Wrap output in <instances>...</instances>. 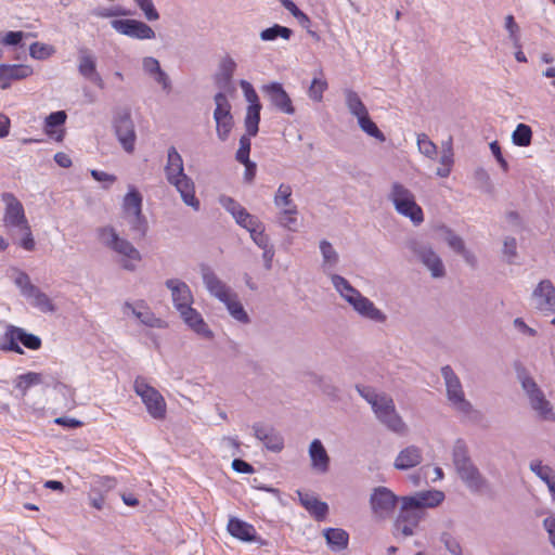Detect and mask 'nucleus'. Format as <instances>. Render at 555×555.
<instances>
[{
  "label": "nucleus",
  "mask_w": 555,
  "mask_h": 555,
  "mask_svg": "<svg viewBox=\"0 0 555 555\" xmlns=\"http://www.w3.org/2000/svg\"><path fill=\"white\" fill-rule=\"evenodd\" d=\"M356 389L372 406L377 420L383 425L398 435L405 434L406 425L398 414L395 402L389 395L376 392L373 388L361 385H357Z\"/></svg>",
  "instance_id": "f257e3e1"
},
{
  "label": "nucleus",
  "mask_w": 555,
  "mask_h": 555,
  "mask_svg": "<svg viewBox=\"0 0 555 555\" xmlns=\"http://www.w3.org/2000/svg\"><path fill=\"white\" fill-rule=\"evenodd\" d=\"M293 35V30L288 27L274 24L272 27L266 28L260 33V38L263 41H273L278 37L288 40Z\"/></svg>",
  "instance_id": "a18cd8bd"
},
{
  "label": "nucleus",
  "mask_w": 555,
  "mask_h": 555,
  "mask_svg": "<svg viewBox=\"0 0 555 555\" xmlns=\"http://www.w3.org/2000/svg\"><path fill=\"white\" fill-rule=\"evenodd\" d=\"M235 68H236L235 61L231 56L227 55L220 62L219 76L222 77V79L225 82H229L235 72Z\"/></svg>",
  "instance_id": "13d9d810"
},
{
  "label": "nucleus",
  "mask_w": 555,
  "mask_h": 555,
  "mask_svg": "<svg viewBox=\"0 0 555 555\" xmlns=\"http://www.w3.org/2000/svg\"><path fill=\"white\" fill-rule=\"evenodd\" d=\"M345 103L349 111V113L354 116L357 119L366 114L369 111L364 103L362 102L359 94L352 89H345Z\"/></svg>",
  "instance_id": "4c0bfd02"
},
{
  "label": "nucleus",
  "mask_w": 555,
  "mask_h": 555,
  "mask_svg": "<svg viewBox=\"0 0 555 555\" xmlns=\"http://www.w3.org/2000/svg\"><path fill=\"white\" fill-rule=\"evenodd\" d=\"M20 343L30 350H37L41 347V339L38 336L26 333L21 327L9 326L3 336L1 349L23 353Z\"/></svg>",
  "instance_id": "2eb2a0df"
},
{
  "label": "nucleus",
  "mask_w": 555,
  "mask_h": 555,
  "mask_svg": "<svg viewBox=\"0 0 555 555\" xmlns=\"http://www.w3.org/2000/svg\"><path fill=\"white\" fill-rule=\"evenodd\" d=\"M262 92L275 109L287 115L295 114L292 99L280 82H271L263 86Z\"/></svg>",
  "instance_id": "aec40b11"
},
{
  "label": "nucleus",
  "mask_w": 555,
  "mask_h": 555,
  "mask_svg": "<svg viewBox=\"0 0 555 555\" xmlns=\"http://www.w3.org/2000/svg\"><path fill=\"white\" fill-rule=\"evenodd\" d=\"M319 247L322 255L321 268L323 272L330 276V274H334L333 271L339 261V255L326 240H322Z\"/></svg>",
  "instance_id": "473e14b6"
},
{
  "label": "nucleus",
  "mask_w": 555,
  "mask_h": 555,
  "mask_svg": "<svg viewBox=\"0 0 555 555\" xmlns=\"http://www.w3.org/2000/svg\"><path fill=\"white\" fill-rule=\"evenodd\" d=\"M78 73L100 89L104 88V80L96 70V59L88 48L78 50Z\"/></svg>",
  "instance_id": "412c9836"
},
{
  "label": "nucleus",
  "mask_w": 555,
  "mask_h": 555,
  "mask_svg": "<svg viewBox=\"0 0 555 555\" xmlns=\"http://www.w3.org/2000/svg\"><path fill=\"white\" fill-rule=\"evenodd\" d=\"M452 461L460 479L472 492H479L486 488L487 480L470 459L468 447L464 440L455 441L452 449Z\"/></svg>",
  "instance_id": "39448f33"
},
{
  "label": "nucleus",
  "mask_w": 555,
  "mask_h": 555,
  "mask_svg": "<svg viewBox=\"0 0 555 555\" xmlns=\"http://www.w3.org/2000/svg\"><path fill=\"white\" fill-rule=\"evenodd\" d=\"M137 5L142 10L145 18L150 22L157 21L159 13L155 9L152 0H134Z\"/></svg>",
  "instance_id": "680f3d73"
},
{
  "label": "nucleus",
  "mask_w": 555,
  "mask_h": 555,
  "mask_svg": "<svg viewBox=\"0 0 555 555\" xmlns=\"http://www.w3.org/2000/svg\"><path fill=\"white\" fill-rule=\"evenodd\" d=\"M33 73L31 66L26 64H0V89H8L12 81L25 79Z\"/></svg>",
  "instance_id": "393cba45"
},
{
  "label": "nucleus",
  "mask_w": 555,
  "mask_h": 555,
  "mask_svg": "<svg viewBox=\"0 0 555 555\" xmlns=\"http://www.w3.org/2000/svg\"><path fill=\"white\" fill-rule=\"evenodd\" d=\"M29 34L24 31H8L0 34V43L3 46H18L24 38H27Z\"/></svg>",
  "instance_id": "e2e57ef3"
},
{
  "label": "nucleus",
  "mask_w": 555,
  "mask_h": 555,
  "mask_svg": "<svg viewBox=\"0 0 555 555\" xmlns=\"http://www.w3.org/2000/svg\"><path fill=\"white\" fill-rule=\"evenodd\" d=\"M229 533L244 542H254L257 539V531L255 527L246 521H243L236 517H232L228 522Z\"/></svg>",
  "instance_id": "7c9ffc66"
},
{
  "label": "nucleus",
  "mask_w": 555,
  "mask_h": 555,
  "mask_svg": "<svg viewBox=\"0 0 555 555\" xmlns=\"http://www.w3.org/2000/svg\"><path fill=\"white\" fill-rule=\"evenodd\" d=\"M415 254L420 261L430 271L434 279H440L446 275L444 264L439 255L429 246H420L415 248Z\"/></svg>",
  "instance_id": "b1692460"
},
{
  "label": "nucleus",
  "mask_w": 555,
  "mask_h": 555,
  "mask_svg": "<svg viewBox=\"0 0 555 555\" xmlns=\"http://www.w3.org/2000/svg\"><path fill=\"white\" fill-rule=\"evenodd\" d=\"M96 232L100 243L117 255L122 269L131 272L137 270L142 255L131 242L121 237L112 225L99 228Z\"/></svg>",
  "instance_id": "20e7f679"
},
{
  "label": "nucleus",
  "mask_w": 555,
  "mask_h": 555,
  "mask_svg": "<svg viewBox=\"0 0 555 555\" xmlns=\"http://www.w3.org/2000/svg\"><path fill=\"white\" fill-rule=\"evenodd\" d=\"M399 498L386 487H376L370 496V505L374 517L390 518L396 509Z\"/></svg>",
  "instance_id": "4468645a"
},
{
  "label": "nucleus",
  "mask_w": 555,
  "mask_h": 555,
  "mask_svg": "<svg viewBox=\"0 0 555 555\" xmlns=\"http://www.w3.org/2000/svg\"><path fill=\"white\" fill-rule=\"evenodd\" d=\"M439 163L440 166L437 168L436 175L440 178H448L454 165V153L451 142H447L442 145Z\"/></svg>",
  "instance_id": "e433bc0d"
},
{
  "label": "nucleus",
  "mask_w": 555,
  "mask_h": 555,
  "mask_svg": "<svg viewBox=\"0 0 555 555\" xmlns=\"http://www.w3.org/2000/svg\"><path fill=\"white\" fill-rule=\"evenodd\" d=\"M533 307L545 315L555 312V286L551 280L538 283L531 295Z\"/></svg>",
  "instance_id": "a211bd4d"
},
{
  "label": "nucleus",
  "mask_w": 555,
  "mask_h": 555,
  "mask_svg": "<svg viewBox=\"0 0 555 555\" xmlns=\"http://www.w3.org/2000/svg\"><path fill=\"white\" fill-rule=\"evenodd\" d=\"M142 68L144 70V73L146 75H149L150 77L154 76L155 74H157L162 69L158 60L153 57V56H145V57H143V60H142Z\"/></svg>",
  "instance_id": "338daca9"
},
{
  "label": "nucleus",
  "mask_w": 555,
  "mask_h": 555,
  "mask_svg": "<svg viewBox=\"0 0 555 555\" xmlns=\"http://www.w3.org/2000/svg\"><path fill=\"white\" fill-rule=\"evenodd\" d=\"M135 393L141 398L147 413L155 420H164L166 416V401L160 392L152 387L144 377H137L133 384Z\"/></svg>",
  "instance_id": "9d476101"
},
{
  "label": "nucleus",
  "mask_w": 555,
  "mask_h": 555,
  "mask_svg": "<svg viewBox=\"0 0 555 555\" xmlns=\"http://www.w3.org/2000/svg\"><path fill=\"white\" fill-rule=\"evenodd\" d=\"M543 526L548 534L550 543L555 550V516L546 517L543 520Z\"/></svg>",
  "instance_id": "774afa93"
},
{
  "label": "nucleus",
  "mask_w": 555,
  "mask_h": 555,
  "mask_svg": "<svg viewBox=\"0 0 555 555\" xmlns=\"http://www.w3.org/2000/svg\"><path fill=\"white\" fill-rule=\"evenodd\" d=\"M15 272L14 284L18 287L22 296L28 299L33 307L43 313L55 312L56 307L51 298L31 283L29 275L22 270H15Z\"/></svg>",
  "instance_id": "1a4fd4ad"
},
{
  "label": "nucleus",
  "mask_w": 555,
  "mask_h": 555,
  "mask_svg": "<svg viewBox=\"0 0 555 555\" xmlns=\"http://www.w3.org/2000/svg\"><path fill=\"white\" fill-rule=\"evenodd\" d=\"M219 202L232 215L235 222L248 232L262 222L257 216L249 214L246 208L230 196L223 195Z\"/></svg>",
  "instance_id": "6ab92c4d"
},
{
  "label": "nucleus",
  "mask_w": 555,
  "mask_h": 555,
  "mask_svg": "<svg viewBox=\"0 0 555 555\" xmlns=\"http://www.w3.org/2000/svg\"><path fill=\"white\" fill-rule=\"evenodd\" d=\"M503 254L507 257L508 262H513V259L517 256V242L515 237L507 236L504 238Z\"/></svg>",
  "instance_id": "69168bd1"
},
{
  "label": "nucleus",
  "mask_w": 555,
  "mask_h": 555,
  "mask_svg": "<svg viewBox=\"0 0 555 555\" xmlns=\"http://www.w3.org/2000/svg\"><path fill=\"white\" fill-rule=\"evenodd\" d=\"M42 383V375L36 372H28L17 376L15 380V387L23 393L26 395L28 389L33 386Z\"/></svg>",
  "instance_id": "c03bdc74"
},
{
  "label": "nucleus",
  "mask_w": 555,
  "mask_h": 555,
  "mask_svg": "<svg viewBox=\"0 0 555 555\" xmlns=\"http://www.w3.org/2000/svg\"><path fill=\"white\" fill-rule=\"evenodd\" d=\"M201 274L208 293L219 301L228 299V296L234 292L209 267H202Z\"/></svg>",
  "instance_id": "4be33fe9"
},
{
  "label": "nucleus",
  "mask_w": 555,
  "mask_h": 555,
  "mask_svg": "<svg viewBox=\"0 0 555 555\" xmlns=\"http://www.w3.org/2000/svg\"><path fill=\"white\" fill-rule=\"evenodd\" d=\"M311 468L319 474H325L330 469V456L320 439H314L309 446Z\"/></svg>",
  "instance_id": "bb28decb"
},
{
  "label": "nucleus",
  "mask_w": 555,
  "mask_h": 555,
  "mask_svg": "<svg viewBox=\"0 0 555 555\" xmlns=\"http://www.w3.org/2000/svg\"><path fill=\"white\" fill-rule=\"evenodd\" d=\"M405 498L408 499V504H413L421 508V511H424L425 507L438 506L444 500V494L439 490H429Z\"/></svg>",
  "instance_id": "2f4dec72"
},
{
  "label": "nucleus",
  "mask_w": 555,
  "mask_h": 555,
  "mask_svg": "<svg viewBox=\"0 0 555 555\" xmlns=\"http://www.w3.org/2000/svg\"><path fill=\"white\" fill-rule=\"evenodd\" d=\"M441 238L452 248L455 253L464 251V241L461 236L456 235L451 229L447 227H440L438 229Z\"/></svg>",
  "instance_id": "49530a36"
},
{
  "label": "nucleus",
  "mask_w": 555,
  "mask_h": 555,
  "mask_svg": "<svg viewBox=\"0 0 555 555\" xmlns=\"http://www.w3.org/2000/svg\"><path fill=\"white\" fill-rule=\"evenodd\" d=\"M440 542L444 545L447 551L452 555H463V550L460 541L452 533L444 531L440 534Z\"/></svg>",
  "instance_id": "5fc2aeb1"
},
{
  "label": "nucleus",
  "mask_w": 555,
  "mask_h": 555,
  "mask_svg": "<svg viewBox=\"0 0 555 555\" xmlns=\"http://www.w3.org/2000/svg\"><path fill=\"white\" fill-rule=\"evenodd\" d=\"M230 315L242 324H248L250 322L249 315L244 309L242 302L238 299V296L235 292H233L228 299L221 301Z\"/></svg>",
  "instance_id": "f704fd0d"
},
{
  "label": "nucleus",
  "mask_w": 555,
  "mask_h": 555,
  "mask_svg": "<svg viewBox=\"0 0 555 555\" xmlns=\"http://www.w3.org/2000/svg\"><path fill=\"white\" fill-rule=\"evenodd\" d=\"M262 106L248 105L245 116L246 134L256 137L259 130L260 111Z\"/></svg>",
  "instance_id": "79ce46f5"
},
{
  "label": "nucleus",
  "mask_w": 555,
  "mask_h": 555,
  "mask_svg": "<svg viewBox=\"0 0 555 555\" xmlns=\"http://www.w3.org/2000/svg\"><path fill=\"white\" fill-rule=\"evenodd\" d=\"M111 26L117 33L138 40H151L156 37L151 26L138 20H113Z\"/></svg>",
  "instance_id": "dca6fc26"
},
{
  "label": "nucleus",
  "mask_w": 555,
  "mask_h": 555,
  "mask_svg": "<svg viewBox=\"0 0 555 555\" xmlns=\"http://www.w3.org/2000/svg\"><path fill=\"white\" fill-rule=\"evenodd\" d=\"M505 28L508 31L509 39L512 40L515 48L520 47V34H519V26L515 22V18L513 15H507L505 17Z\"/></svg>",
  "instance_id": "052dcab7"
},
{
  "label": "nucleus",
  "mask_w": 555,
  "mask_h": 555,
  "mask_svg": "<svg viewBox=\"0 0 555 555\" xmlns=\"http://www.w3.org/2000/svg\"><path fill=\"white\" fill-rule=\"evenodd\" d=\"M398 214L409 218L415 225L424 221L422 207L416 203L413 192L400 182H393L388 194Z\"/></svg>",
  "instance_id": "0eeeda50"
},
{
  "label": "nucleus",
  "mask_w": 555,
  "mask_h": 555,
  "mask_svg": "<svg viewBox=\"0 0 555 555\" xmlns=\"http://www.w3.org/2000/svg\"><path fill=\"white\" fill-rule=\"evenodd\" d=\"M293 188L288 183H281L273 196L274 206L280 208L297 207L293 199Z\"/></svg>",
  "instance_id": "ea45409f"
},
{
  "label": "nucleus",
  "mask_w": 555,
  "mask_h": 555,
  "mask_svg": "<svg viewBox=\"0 0 555 555\" xmlns=\"http://www.w3.org/2000/svg\"><path fill=\"white\" fill-rule=\"evenodd\" d=\"M302 506L317 519L323 520L328 512V506L325 502L319 501L313 495L307 493H298Z\"/></svg>",
  "instance_id": "72a5a7b5"
},
{
  "label": "nucleus",
  "mask_w": 555,
  "mask_h": 555,
  "mask_svg": "<svg viewBox=\"0 0 555 555\" xmlns=\"http://www.w3.org/2000/svg\"><path fill=\"white\" fill-rule=\"evenodd\" d=\"M216 108L214 111V119L216 122V132L220 141L224 142L229 139L234 127V118L231 113L232 106L228 96L218 92L214 98Z\"/></svg>",
  "instance_id": "f8f14e48"
},
{
  "label": "nucleus",
  "mask_w": 555,
  "mask_h": 555,
  "mask_svg": "<svg viewBox=\"0 0 555 555\" xmlns=\"http://www.w3.org/2000/svg\"><path fill=\"white\" fill-rule=\"evenodd\" d=\"M253 135L244 134L240 139V147L236 151L235 158L238 163H246L249 160V153H250V138Z\"/></svg>",
  "instance_id": "bf43d9fd"
},
{
  "label": "nucleus",
  "mask_w": 555,
  "mask_h": 555,
  "mask_svg": "<svg viewBox=\"0 0 555 555\" xmlns=\"http://www.w3.org/2000/svg\"><path fill=\"white\" fill-rule=\"evenodd\" d=\"M359 127L363 132L367 135L375 138L379 142H384L386 140L384 133L378 129L376 124L370 118L369 112L358 118Z\"/></svg>",
  "instance_id": "de8ad7c7"
},
{
  "label": "nucleus",
  "mask_w": 555,
  "mask_h": 555,
  "mask_svg": "<svg viewBox=\"0 0 555 555\" xmlns=\"http://www.w3.org/2000/svg\"><path fill=\"white\" fill-rule=\"evenodd\" d=\"M241 88L244 91V95L246 101L248 102V105H258L261 106V103L259 101V96L257 92L255 91L254 87L246 80L241 81Z\"/></svg>",
  "instance_id": "0e129e2a"
},
{
  "label": "nucleus",
  "mask_w": 555,
  "mask_h": 555,
  "mask_svg": "<svg viewBox=\"0 0 555 555\" xmlns=\"http://www.w3.org/2000/svg\"><path fill=\"white\" fill-rule=\"evenodd\" d=\"M122 209L125 216L142 212V195L132 185L124 197Z\"/></svg>",
  "instance_id": "58836bf2"
},
{
  "label": "nucleus",
  "mask_w": 555,
  "mask_h": 555,
  "mask_svg": "<svg viewBox=\"0 0 555 555\" xmlns=\"http://www.w3.org/2000/svg\"><path fill=\"white\" fill-rule=\"evenodd\" d=\"M125 219L127 220L132 232L138 233L140 236H145L147 232V221L142 212L138 215H127L125 216Z\"/></svg>",
  "instance_id": "3c124183"
},
{
  "label": "nucleus",
  "mask_w": 555,
  "mask_h": 555,
  "mask_svg": "<svg viewBox=\"0 0 555 555\" xmlns=\"http://www.w3.org/2000/svg\"><path fill=\"white\" fill-rule=\"evenodd\" d=\"M168 183L180 193L183 203L194 210H199L201 204L195 196L193 180L184 172L183 158L175 146L167 151V163L164 168Z\"/></svg>",
  "instance_id": "f03ea898"
},
{
  "label": "nucleus",
  "mask_w": 555,
  "mask_h": 555,
  "mask_svg": "<svg viewBox=\"0 0 555 555\" xmlns=\"http://www.w3.org/2000/svg\"><path fill=\"white\" fill-rule=\"evenodd\" d=\"M423 516L424 511H421V508L414 506L413 504H408V499L405 496L402 498V507L398 516L399 518L416 528Z\"/></svg>",
  "instance_id": "a19ab883"
},
{
  "label": "nucleus",
  "mask_w": 555,
  "mask_h": 555,
  "mask_svg": "<svg viewBox=\"0 0 555 555\" xmlns=\"http://www.w3.org/2000/svg\"><path fill=\"white\" fill-rule=\"evenodd\" d=\"M423 461V451L421 448L411 444L402 449L395 459L393 466L399 470L411 469Z\"/></svg>",
  "instance_id": "cd10ccee"
},
{
  "label": "nucleus",
  "mask_w": 555,
  "mask_h": 555,
  "mask_svg": "<svg viewBox=\"0 0 555 555\" xmlns=\"http://www.w3.org/2000/svg\"><path fill=\"white\" fill-rule=\"evenodd\" d=\"M324 537L334 552H340L348 546L349 535L344 529L328 528L324 531Z\"/></svg>",
  "instance_id": "c9c22d12"
},
{
  "label": "nucleus",
  "mask_w": 555,
  "mask_h": 555,
  "mask_svg": "<svg viewBox=\"0 0 555 555\" xmlns=\"http://www.w3.org/2000/svg\"><path fill=\"white\" fill-rule=\"evenodd\" d=\"M67 115L64 111L51 113L44 120V132L53 140L60 142L64 138L65 130L62 128Z\"/></svg>",
  "instance_id": "c756f323"
},
{
  "label": "nucleus",
  "mask_w": 555,
  "mask_h": 555,
  "mask_svg": "<svg viewBox=\"0 0 555 555\" xmlns=\"http://www.w3.org/2000/svg\"><path fill=\"white\" fill-rule=\"evenodd\" d=\"M327 81L323 78H313L308 89V96L314 102H321L323 93L327 90Z\"/></svg>",
  "instance_id": "603ef678"
},
{
  "label": "nucleus",
  "mask_w": 555,
  "mask_h": 555,
  "mask_svg": "<svg viewBox=\"0 0 555 555\" xmlns=\"http://www.w3.org/2000/svg\"><path fill=\"white\" fill-rule=\"evenodd\" d=\"M330 279L336 292L360 317L380 324L387 321L386 313L378 309L372 300L363 296L344 276L339 274H330Z\"/></svg>",
  "instance_id": "7ed1b4c3"
},
{
  "label": "nucleus",
  "mask_w": 555,
  "mask_h": 555,
  "mask_svg": "<svg viewBox=\"0 0 555 555\" xmlns=\"http://www.w3.org/2000/svg\"><path fill=\"white\" fill-rule=\"evenodd\" d=\"M517 378L537 418L543 422H555V408L534 378L525 369L517 372Z\"/></svg>",
  "instance_id": "423d86ee"
},
{
  "label": "nucleus",
  "mask_w": 555,
  "mask_h": 555,
  "mask_svg": "<svg viewBox=\"0 0 555 555\" xmlns=\"http://www.w3.org/2000/svg\"><path fill=\"white\" fill-rule=\"evenodd\" d=\"M417 147L421 154L425 157L434 160L437 157V145L428 138L425 133H420L417 135Z\"/></svg>",
  "instance_id": "8fccbe9b"
},
{
  "label": "nucleus",
  "mask_w": 555,
  "mask_h": 555,
  "mask_svg": "<svg viewBox=\"0 0 555 555\" xmlns=\"http://www.w3.org/2000/svg\"><path fill=\"white\" fill-rule=\"evenodd\" d=\"M441 375L444 380L449 405L456 413L469 417L475 410L470 401L466 399L460 377L450 365L441 367Z\"/></svg>",
  "instance_id": "6e6552de"
},
{
  "label": "nucleus",
  "mask_w": 555,
  "mask_h": 555,
  "mask_svg": "<svg viewBox=\"0 0 555 555\" xmlns=\"http://www.w3.org/2000/svg\"><path fill=\"white\" fill-rule=\"evenodd\" d=\"M54 52V47L47 43L34 42L29 47V55L35 60H47L53 55Z\"/></svg>",
  "instance_id": "864d4df0"
},
{
  "label": "nucleus",
  "mask_w": 555,
  "mask_h": 555,
  "mask_svg": "<svg viewBox=\"0 0 555 555\" xmlns=\"http://www.w3.org/2000/svg\"><path fill=\"white\" fill-rule=\"evenodd\" d=\"M532 130L526 124H518L512 134V141L515 145L526 147L531 144Z\"/></svg>",
  "instance_id": "09e8293b"
},
{
  "label": "nucleus",
  "mask_w": 555,
  "mask_h": 555,
  "mask_svg": "<svg viewBox=\"0 0 555 555\" xmlns=\"http://www.w3.org/2000/svg\"><path fill=\"white\" fill-rule=\"evenodd\" d=\"M297 207L280 208L278 214V222L281 227L288 231H295L297 224Z\"/></svg>",
  "instance_id": "37998d69"
},
{
  "label": "nucleus",
  "mask_w": 555,
  "mask_h": 555,
  "mask_svg": "<svg viewBox=\"0 0 555 555\" xmlns=\"http://www.w3.org/2000/svg\"><path fill=\"white\" fill-rule=\"evenodd\" d=\"M530 469L545 483L555 476L553 469L548 465H543L541 461H532Z\"/></svg>",
  "instance_id": "4d7b16f0"
},
{
  "label": "nucleus",
  "mask_w": 555,
  "mask_h": 555,
  "mask_svg": "<svg viewBox=\"0 0 555 555\" xmlns=\"http://www.w3.org/2000/svg\"><path fill=\"white\" fill-rule=\"evenodd\" d=\"M166 286L171 292L173 306L179 313L192 307L193 295L185 282L179 279H169L166 281Z\"/></svg>",
  "instance_id": "5701e85b"
},
{
  "label": "nucleus",
  "mask_w": 555,
  "mask_h": 555,
  "mask_svg": "<svg viewBox=\"0 0 555 555\" xmlns=\"http://www.w3.org/2000/svg\"><path fill=\"white\" fill-rule=\"evenodd\" d=\"M1 197L5 204L3 225L10 231L27 230L29 223L21 201L9 192L3 193Z\"/></svg>",
  "instance_id": "ddd939ff"
},
{
  "label": "nucleus",
  "mask_w": 555,
  "mask_h": 555,
  "mask_svg": "<svg viewBox=\"0 0 555 555\" xmlns=\"http://www.w3.org/2000/svg\"><path fill=\"white\" fill-rule=\"evenodd\" d=\"M122 312L125 314L131 313L141 324L147 327H167L166 321L157 318L144 300H137L134 302L126 301L122 306Z\"/></svg>",
  "instance_id": "f3484780"
},
{
  "label": "nucleus",
  "mask_w": 555,
  "mask_h": 555,
  "mask_svg": "<svg viewBox=\"0 0 555 555\" xmlns=\"http://www.w3.org/2000/svg\"><path fill=\"white\" fill-rule=\"evenodd\" d=\"M180 317L184 321V323L191 328L195 334L205 339H212L214 333L209 328L208 324L203 319L202 314L190 307L182 312H180Z\"/></svg>",
  "instance_id": "a878e982"
},
{
  "label": "nucleus",
  "mask_w": 555,
  "mask_h": 555,
  "mask_svg": "<svg viewBox=\"0 0 555 555\" xmlns=\"http://www.w3.org/2000/svg\"><path fill=\"white\" fill-rule=\"evenodd\" d=\"M253 430L255 437L262 441L264 447L272 452H280L284 448L283 437L271 428H267L260 424H254Z\"/></svg>",
  "instance_id": "c85d7f7f"
},
{
  "label": "nucleus",
  "mask_w": 555,
  "mask_h": 555,
  "mask_svg": "<svg viewBox=\"0 0 555 555\" xmlns=\"http://www.w3.org/2000/svg\"><path fill=\"white\" fill-rule=\"evenodd\" d=\"M250 238L259 247L263 248L270 244V237L266 234V227L263 222L251 229L249 232Z\"/></svg>",
  "instance_id": "6e6d98bb"
},
{
  "label": "nucleus",
  "mask_w": 555,
  "mask_h": 555,
  "mask_svg": "<svg viewBox=\"0 0 555 555\" xmlns=\"http://www.w3.org/2000/svg\"><path fill=\"white\" fill-rule=\"evenodd\" d=\"M113 129L122 150L128 154H132L135 150L137 133L128 109H121L115 114Z\"/></svg>",
  "instance_id": "9b49d317"
}]
</instances>
